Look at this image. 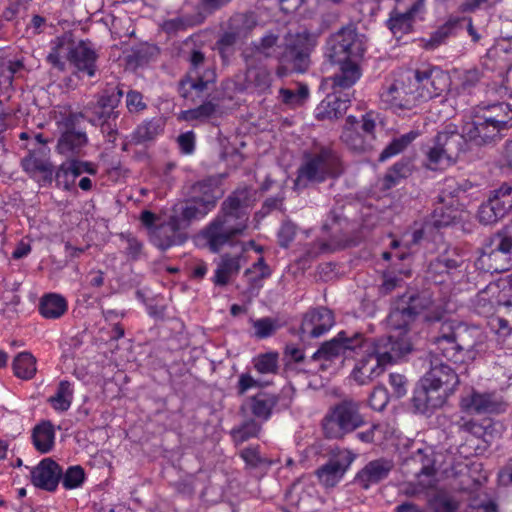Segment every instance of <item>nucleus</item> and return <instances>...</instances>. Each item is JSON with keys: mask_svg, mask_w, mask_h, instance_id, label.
<instances>
[{"mask_svg": "<svg viewBox=\"0 0 512 512\" xmlns=\"http://www.w3.org/2000/svg\"><path fill=\"white\" fill-rule=\"evenodd\" d=\"M410 77L420 103L441 96L451 84L448 72L432 64L420 65Z\"/></svg>", "mask_w": 512, "mask_h": 512, "instance_id": "obj_10", "label": "nucleus"}, {"mask_svg": "<svg viewBox=\"0 0 512 512\" xmlns=\"http://www.w3.org/2000/svg\"><path fill=\"white\" fill-rule=\"evenodd\" d=\"M389 402V394L384 386H377L369 396V406L375 411H382Z\"/></svg>", "mask_w": 512, "mask_h": 512, "instance_id": "obj_62", "label": "nucleus"}, {"mask_svg": "<svg viewBox=\"0 0 512 512\" xmlns=\"http://www.w3.org/2000/svg\"><path fill=\"white\" fill-rule=\"evenodd\" d=\"M253 367L259 374H277L279 369V354L267 352L253 358Z\"/></svg>", "mask_w": 512, "mask_h": 512, "instance_id": "obj_52", "label": "nucleus"}, {"mask_svg": "<svg viewBox=\"0 0 512 512\" xmlns=\"http://www.w3.org/2000/svg\"><path fill=\"white\" fill-rule=\"evenodd\" d=\"M419 133L417 131H410L406 134L401 135L398 138H394L381 152L379 156L380 161H385L399 153H401L409 144H411Z\"/></svg>", "mask_w": 512, "mask_h": 512, "instance_id": "obj_49", "label": "nucleus"}, {"mask_svg": "<svg viewBox=\"0 0 512 512\" xmlns=\"http://www.w3.org/2000/svg\"><path fill=\"white\" fill-rule=\"evenodd\" d=\"M240 261V256H223L221 262L215 270V275L213 278L214 284L217 286L227 285L230 278L238 274L241 268Z\"/></svg>", "mask_w": 512, "mask_h": 512, "instance_id": "obj_43", "label": "nucleus"}, {"mask_svg": "<svg viewBox=\"0 0 512 512\" xmlns=\"http://www.w3.org/2000/svg\"><path fill=\"white\" fill-rule=\"evenodd\" d=\"M255 62L245 63L246 71L243 82L237 86L238 91L265 94L270 90L273 80L271 72L264 66L255 65Z\"/></svg>", "mask_w": 512, "mask_h": 512, "instance_id": "obj_25", "label": "nucleus"}, {"mask_svg": "<svg viewBox=\"0 0 512 512\" xmlns=\"http://www.w3.org/2000/svg\"><path fill=\"white\" fill-rule=\"evenodd\" d=\"M427 160L429 167L433 170L450 166L454 163L452 159L448 158V155L444 154L443 147L438 145L436 139H434V145L427 152Z\"/></svg>", "mask_w": 512, "mask_h": 512, "instance_id": "obj_58", "label": "nucleus"}, {"mask_svg": "<svg viewBox=\"0 0 512 512\" xmlns=\"http://www.w3.org/2000/svg\"><path fill=\"white\" fill-rule=\"evenodd\" d=\"M426 12V0H415L411 7L401 13L396 9L390 12L387 20V27L394 34H407L412 30L413 22L422 16Z\"/></svg>", "mask_w": 512, "mask_h": 512, "instance_id": "obj_28", "label": "nucleus"}, {"mask_svg": "<svg viewBox=\"0 0 512 512\" xmlns=\"http://www.w3.org/2000/svg\"><path fill=\"white\" fill-rule=\"evenodd\" d=\"M484 109L486 110L484 114L485 117L504 120L505 130H508L512 127V109L508 103L496 102L493 104H488L484 107Z\"/></svg>", "mask_w": 512, "mask_h": 512, "instance_id": "obj_56", "label": "nucleus"}, {"mask_svg": "<svg viewBox=\"0 0 512 512\" xmlns=\"http://www.w3.org/2000/svg\"><path fill=\"white\" fill-rule=\"evenodd\" d=\"M12 368L16 377L32 379L37 371L36 358L29 352H21L14 358Z\"/></svg>", "mask_w": 512, "mask_h": 512, "instance_id": "obj_47", "label": "nucleus"}, {"mask_svg": "<svg viewBox=\"0 0 512 512\" xmlns=\"http://www.w3.org/2000/svg\"><path fill=\"white\" fill-rule=\"evenodd\" d=\"M430 505L434 512H455L459 507L458 502L447 495H436Z\"/></svg>", "mask_w": 512, "mask_h": 512, "instance_id": "obj_63", "label": "nucleus"}, {"mask_svg": "<svg viewBox=\"0 0 512 512\" xmlns=\"http://www.w3.org/2000/svg\"><path fill=\"white\" fill-rule=\"evenodd\" d=\"M361 402L343 399L330 406L321 420L323 436L328 440H342L366 424L361 413Z\"/></svg>", "mask_w": 512, "mask_h": 512, "instance_id": "obj_5", "label": "nucleus"}, {"mask_svg": "<svg viewBox=\"0 0 512 512\" xmlns=\"http://www.w3.org/2000/svg\"><path fill=\"white\" fill-rule=\"evenodd\" d=\"M342 221L346 222L345 219H341L333 213L331 215V223L326 222L323 224V230L326 232L331 231V235L329 241L320 242L321 252H331L345 246L346 238L341 233Z\"/></svg>", "mask_w": 512, "mask_h": 512, "instance_id": "obj_42", "label": "nucleus"}, {"mask_svg": "<svg viewBox=\"0 0 512 512\" xmlns=\"http://www.w3.org/2000/svg\"><path fill=\"white\" fill-rule=\"evenodd\" d=\"M435 139L438 145L443 147L444 154L448 155V158L452 159L454 163L460 153L466 151L467 141H469L464 132V127L462 128V132H459L457 126L452 123L446 125L439 131Z\"/></svg>", "mask_w": 512, "mask_h": 512, "instance_id": "obj_31", "label": "nucleus"}, {"mask_svg": "<svg viewBox=\"0 0 512 512\" xmlns=\"http://www.w3.org/2000/svg\"><path fill=\"white\" fill-rule=\"evenodd\" d=\"M380 99L387 108L391 109L410 110L420 103L410 76L395 79L388 86L383 87Z\"/></svg>", "mask_w": 512, "mask_h": 512, "instance_id": "obj_15", "label": "nucleus"}, {"mask_svg": "<svg viewBox=\"0 0 512 512\" xmlns=\"http://www.w3.org/2000/svg\"><path fill=\"white\" fill-rule=\"evenodd\" d=\"M404 284L403 278L394 272H386L383 274L382 283L379 286V293L383 296L389 295L396 288L402 287Z\"/></svg>", "mask_w": 512, "mask_h": 512, "instance_id": "obj_61", "label": "nucleus"}, {"mask_svg": "<svg viewBox=\"0 0 512 512\" xmlns=\"http://www.w3.org/2000/svg\"><path fill=\"white\" fill-rule=\"evenodd\" d=\"M357 60L358 59H352L333 63L340 66L339 73L331 78L334 93H339L341 90L351 88L359 80L361 71Z\"/></svg>", "mask_w": 512, "mask_h": 512, "instance_id": "obj_36", "label": "nucleus"}, {"mask_svg": "<svg viewBox=\"0 0 512 512\" xmlns=\"http://www.w3.org/2000/svg\"><path fill=\"white\" fill-rule=\"evenodd\" d=\"M223 193L220 179L210 176L192 184L187 197L190 201L199 203L212 211Z\"/></svg>", "mask_w": 512, "mask_h": 512, "instance_id": "obj_22", "label": "nucleus"}, {"mask_svg": "<svg viewBox=\"0 0 512 512\" xmlns=\"http://www.w3.org/2000/svg\"><path fill=\"white\" fill-rule=\"evenodd\" d=\"M62 477V468L51 458H45L31 471V482L37 488L54 492Z\"/></svg>", "mask_w": 512, "mask_h": 512, "instance_id": "obj_27", "label": "nucleus"}, {"mask_svg": "<svg viewBox=\"0 0 512 512\" xmlns=\"http://www.w3.org/2000/svg\"><path fill=\"white\" fill-rule=\"evenodd\" d=\"M477 413H495L499 411L500 404L491 393H473L470 403L465 405Z\"/></svg>", "mask_w": 512, "mask_h": 512, "instance_id": "obj_48", "label": "nucleus"}, {"mask_svg": "<svg viewBox=\"0 0 512 512\" xmlns=\"http://www.w3.org/2000/svg\"><path fill=\"white\" fill-rule=\"evenodd\" d=\"M475 266L488 273H502L512 268V234L506 228L490 239Z\"/></svg>", "mask_w": 512, "mask_h": 512, "instance_id": "obj_9", "label": "nucleus"}, {"mask_svg": "<svg viewBox=\"0 0 512 512\" xmlns=\"http://www.w3.org/2000/svg\"><path fill=\"white\" fill-rule=\"evenodd\" d=\"M123 97V90L119 87L111 90L107 89L99 97L97 103L92 108V116L90 121L93 124L117 120L119 117V111L116 110Z\"/></svg>", "mask_w": 512, "mask_h": 512, "instance_id": "obj_29", "label": "nucleus"}, {"mask_svg": "<svg viewBox=\"0 0 512 512\" xmlns=\"http://www.w3.org/2000/svg\"><path fill=\"white\" fill-rule=\"evenodd\" d=\"M165 120L162 117H153L143 120L130 135V142L142 145L154 141L164 132Z\"/></svg>", "mask_w": 512, "mask_h": 512, "instance_id": "obj_35", "label": "nucleus"}, {"mask_svg": "<svg viewBox=\"0 0 512 512\" xmlns=\"http://www.w3.org/2000/svg\"><path fill=\"white\" fill-rule=\"evenodd\" d=\"M462 18L450 17L443 25L431 34L429 45L437 47L445 42L447 38L455 35L461 26Z\"/></svg>", "mask_w": 512, "mask_h": 512, "instance_id": "obj_51", "label": "nucleus"}, {"mask_svg": "<svg viewBox=\"0 0 512 512\" xmlns=\"http://www.w3.org/2000/svg\"><path fill=\"white\" fill-rule=\"evenodd\" d=\"M21 166L41 186H50L52 184L54 169L48 160L30 154L22 159Z\"/></svg>", "mask_w": 512, "mask_h": 512, "instance_id": "obj_33", "label": "nucleus"}, {"mask_svg": "<svg viewBox=\"0 0 512 512\" xmlns=\"http://www.w3.org/2000/svg\"><path fill=\"white\" fill-rule=\"evenodd\" d=\"M126 107L129 113L138 114L147 108L143 95L137 90H129L126 94Z\"/></svg>", "mask_w": 512, "mask_h": 512, "instance_id": "obj_64", "label": "nucleus"}, {"mask_svg": "<svg viewBox=\"0 0 512 512\" xmlns=\"http://www.w3.org/2000/svg\"><path fill=\"white\" fill-rule=\"evenodd\" d=\"M262 429L261 423L255 418L245 420L239 427L234 428L232 435L238 442H245L250 438L258 437Z\"/></svg>", "mask_w": 512, "mask_h": 512, "instance_id": "obj_54", "label": "nucleus"}, {"mask_svg": "<svg viewBox=\"0 0 512 512\" xmlns=\"http://www.w3.org/2000/svg\"><path fill=\"white\" fill-rule=\"evenodd\" d=\"M79 177V170L74 167L71 160L62 163L53 174V181H55L58 188L65 191H71L74 188L75 180Z\"/></svg>", "mask_w": 512, "mask_h": 512, "instance_id": "obj_46", "label": "nucleus"}, {"mask_svg": "<svg viewBox=\"0 0 512 512\" xmlns=\"http://www.w3.org/2000/svg\"><path fill=\"white\" fill-rule=\"evenodd\" d=\"M34 448L41 454L52 451L55 444V429L50 421H42L37 424L31 433Z\"/></svg>", "mask_w": 512, "mask_h": 512, "instance_id": "obj_40", "label": "nucleus"}, {"mask_svg": "<svg viewBox=\"0 0 512 512\" xmlns=\"http://www.w3.org/2000/svg\"><path fill=\"white\" fill-rule=\"evenodd\" d=\"M150 240L155 247L165 251L171 247L183 245L187 235L181 231L179 219L171 216L167 222L154 227L150 232Z\"/></svg>", "mask_w": 512, "mask_h": 512, "instance_id": "obj_21", "label": "nucleus"}, {"mask_svg": "<svg viewBox=\"0 0 512 512\" xmlns=\"http://www.w3.org/2000/svg\"><path fill=\"white\" fill-rule=\"evenodd\" d=\"M453 332L457 342L456 347L464 356V362L475 359L478 352L477 346L482 342L481 332L476 327L454 322Z\"/></svg>", "mask_w": 512, "mask_h": 512, "instance_id": "obj_32", "label": "nucleus"}, {"mask_svg": "<svg viewBox=\"0 0 512 512\" xmlns=\"http://www.w3.org/2000/svg\"><path fill=\"white\" fill-rule=\"evenodd\" d=\"M334 325V315L326 307H318L309 310L303 316L300 326V337L319 338L327 333Z\"/></svg>", "mask_w": 512, "mask_h": 512, "instance_id": "obj_20", "label": "nucleus"}, {"mask_svg": "<svg viewBox=\"0 0 512 512\" xmlns=\"http://www.w3.org/2000/svg\"><path fill=\"white\" fill-rule=\"evenodd\" d=\"M246 190H236L221 203L217 215L200 232L199 237L213 253L231 245L248 228L250 205Z\"/></svg>", "mask_w": 512, "mask_h": 512, "instance_id": "obj_1", "label": "nucleus"}, {"mask_svg": "<svg viewBox=\"0 0 512 512\" xmlns=\"http://www.w3.org/2000/svg\"><path fill=\"white\" fill-rule=\"evenodd\" d=\"M454 211L443 206L436 207L427 220L433 226L434 229H440L447 227L453 223L455 219Z\"/></svg>", "mask_w": 512, "mask_h": 512, "instance_id": "obj_59", "label": "nucleus"}, {"mask_svg": "<svg viewBox=\"0 0 512 512\" xmlns=\"http://www.w3.org/2000/svg\"><path fill=\"white\" fill-rule=\"evenodd\" d=\"M355 459L356 455L352 451L337 448L332 450L328 461L315 474L322 485L334 487L342 480Z\"/></svg>", "mask_w": 512, "mask_h": 512, "instance_id": "obj_16", "label": "nucleus"}, {"mask_svg": "<svg viewBox=\"0 0 512 512\" xmlns=\"http://www.w3.org/2000/svg\"><path fill=\"white\" fill-rule=\"evenodd\" d=\"M61 480L67 490L78 488L85 480V471L80 465L70 466L65 472L62 471Z\"/></svg>", "mask_w": 512, "mask_h": 512, "instance_id": "obj_57", "label": "nucleus"}, {"mask_svg": "<svg viewBox=\"0 0 512 512\" xmlns=\"http://www.w3.org/2000/svg\"><path fill=\"white\" fill-rule=\"evenodd\" d=\"M394 464L391 460L379 458L368 462L355 476V483L362 489L368 490L371 486L385 480L392 471Z\"/></svg>", "mask_w": 512, "mask_h": 512, "instance_id": "obj_30", "label": "nucleus"}, {"mask_svg": "<svg viewBox=\"0 0 512 512\" xmlns=\"http://www.w3.org/2000/svg\"><path fill=\"white\" fill-rule=\"evenodd\" d=\"M38 310L45 319H59L67 312L68 303L60 294L47 293L40 298Z\"/></svg>", "mask_w": 512, "mask_h": 512, "instance_id": "obj_41", "label": "nucleus"}, {"mask_svg": "<svg viewBox=\"0 0 512 512\" xmlns=\"http://www.w3.org/2000/svg\"><path fill=\"white\" fill-rule=\"evenodd\" d=\"M295 389L291 385L284 386L279 393L260 391L247 400L251 414L260 422H267L274 411L289 409L294 400Z\"/></svg>", "mask_w": 512, "mask_h": 512, "instance_id": "obj_11", "label": "nucleus"}, {"mask_svg": "<svg viewBox=\"0 0 512 512\" xmlns=\"http://www.w3.org/2000/svg\"><path fill=\"white\" fill-rule=\"evenodd\" d=\"M256 21L252 14L238 13L228 21L227 30L219 37L216 45L235 48L236 43L246 38L255 27Z\"/></svg>", "mask_w": 512, "mask_h": 512, "instance_id": "obj_24", "label": "nucleus"}, {"mask_svg": "<svg viewBox=\"0 0 512 512\" xmlns=\"http://www.w3.org/2000/svg\"><path fill=\"white\" fill-rule=\"evenodd\" d=\"M411 343L400 333L397 336L389 335L369 341L365 338V344L358 347L365 355L356 363L352 375L360 384H367L372 379L381 375L386 365L396 362L411 351Z\"/></svg>", "mask_w": 512, "mask_h": 512, "instance_id": "obj_2", "label": "nucleus"}, {"mask_svg": "<svg viewBox=\"0 0 512 512\" xmlns=\"http://www.w3.org/2000/svg\"><path fill=\"white\" fill-rule=\"evenodd\" d=\"M417 483L414 482H408L403 484V486L400 489L401 494L407 496V497H414L421 493H423L426 490L433 489L436 486V479H423V478H417Z\"/></svg>", "mask_w": 512, "mask_h": 512, "instance_id": "obj_60", "label": "nucleus"}, {"mask_svg": "<svg viewBox=\"0 0 512 512\" xmlns=\"http://www.w3.org/2000/svg\"><path fill=\"white\" fill-rule=\"evenodd\" d=\"M66 58L74 67L73 73L77 77L93 78L96 75L99 55L90 41L81 40L73 44L69 48Z\"/></svg>", "mask_w": 512, "mask_h": 512, "instance_id": "obj_17", "label": "nucleus"}, {"mask_svg": "<svg viewBox=\"0 0 512 512\" xmlns=\"http://www.w3.org/2000/svg\"><path fill=\"white\" fill-rule=\"evenodd\" d=\"M406 464L415 467L414 475L417 478L436 479L437 469L431 449H418L407 459Z\"/></svg>", "mask_w": 512, "mask_h": 512, "instance_id": "obj_38", "label": "nucleus"}, {"mask_svg": "<svg viewBox=\"0 0 512 512\" xmlns=\"http://www.w3.org/2000/svg\"><path fill=\"white\" fill-rule=\"evenodd\" d=\"M435 349L429 354L437 355L439 358H444L454 364H461L464 362V356L461 351L456 347V338L453 332V322H443L438 336L434 339Z\"/></svg>", "mask_w": 512, "mask_h": 512, "instance_id": "obj_23", "label": "nucleus"}, {"mask_svg": "<svg viewBox=\"0 0 512 512\" xmlns=\"http://www.w3.org/2000/svg\"><path fill=\"white\" fill-rule=\"evenodd\" d=\"M73 400L72 385L67 380H61L53 396L48 398V403L57 412L67 411Z\"/></svg>", "mask_w": 512, "mask_h": 512, "instance_id": "obj_45", "label": "nucleus"}, {"mask_svg": "<svg viewBox=\"0 0 512 512\" xmlns=\"http://www.w3.org/2000/svg\"><path fill=\"white\" fill-rule=\"evenodd\" d=\"M254 329V336L257 339H267L273 336L280 328L278 320L271 317H262L256 320H251Z\"/></svg>", "mask_w": 512, "mask_h": 512, "instance_id": "obj_55", "label": "nucleus"}, {"mask_svg": "<svg viewBox=\"0 0 512 512\" xmlns=\"http://www.w3.org/2000/svg\"><path fill=\"white\" fill-rule=\"evenodd\" d=\"M343 173V164L338 152L331 146H315L305 152L297 172V182L323 183L338 178Z\"/></svg>", "mask_w": 512, "mask_h": 512, "instance_id": "obj_6", "label": "nucleus"}, {"mask_svg": "<svg viewBox=\"0 0 512 512\" xmlns=\"http://www.w3.org/2000/svg\"><path fill=\"white\" fill-rule=\"evenodd\" d=\"M210 211L211 210L207 209L205 206L190 201V198L187 197L184 205L181 207L179 215L176 217L179 219V222L185 221L190 223L194 220H200L204 218Z\"/></svg>", "mask_w": 512, "mask_h": 512, "instance_id": "obj_53", "label": "nucleus"}, {"mask_svg": "<svg viewBox=\"0 0 512 512\" xmlns=\"http://www.w3.org/2000/svg\"><path fill=\"white\" fill-rule=\"evenodd\" d=\"M359 122L355 116L349 115L341 134V140L351 150L363 152L372 147V142L358 130Z\"/></svg>", "mask_w": 512, "mask_h": 512, "instance_id": "obj_37", "label": "nucleus"}, {"mask_svg": "<svg viewBox=\"0 0 512 512\" xmlns=\"http://www.w3.org/2000/svg\"><path fill=\"white\" fill-rule=\"evenodd\" d=\"M364 51L356 29L348 26L341 28L327 39L325 55L331 63L344 62L362 58Z\"/></svg>", "mask_w": 512, "mask_h": 512, "instance_id": "obj_12", "label": "nucleus"}, {"mask_svg": "<svg viewBox=\"0 0 512 512\" xmlns=\"http://www.w3.org/2000/svg\"><path fill=\"white\" fill-rule=\"evenodd\" d=\"M365 344V337L362 333L354 332L352 334L345 330L337 333V335L325 341L315 351L311 357L313 361H333L341 355L347 356L348 352L358 353V347Z\"/></svg>", "mask_w": 512, "mask_h": 512, "instance_id": "obj_14", "label": "nucleus"}, {"mask_svg": "<svg viewBox=\"0 0 512 512\" xmlns=\"http://www.w3.org/2000/svg\"><path fill=\"white\" fill-rule=\"evenodd\" d=\"M349 102L348 94L345 95V98L336 96V93L328 95L317 106L315 116L318 120L337 119L346 112Z\"/></svg>", "mask_w": 512, "mask_h": 512, "instance_id": "obj_39", "label": "nucleus"}, {"mask_svg": "<svg viewBox=\"0 0 512 512\" xmlns=\"http://www.w3.org/2000/svg\"><path fill=\"white\" fill-rule=\"evenodd\" d=\"M430 369L422 377L424 383L433 385L435 383L444 386L446 390H455L459 384V376L455 369L449 366L437 355L429 357Z\"/></svg>", "mask_w": 512, "mask_h": 512, "instance_id": "obj_26", "label": "nucleus"}, {"mask_svg": "<svg viewBox=\"0 0 512 512\" xmlns=\"http://www.w3.org/2000/svg\"><path fill=\"white\" fill-rule=\"evenodd\" d=\"M512 210V182H504L490 191L477 212V218L483 225H492L503 219Z\"/></svg>", "mask_w": 512, "mask_h": 512, "instance_id": "obj_13", "label": "nucleus"}, {"mask_svg": "<svg viewBox=\"0 0 512 512\" xmlns=\"http://www.w3.org/2000/svg\"><path fill=\"white\" fill-rule=\"evenodd\" d=\"M186 61L188 69L178 83V92L185 100L196 103L210 95L209 89L216 83L217 74L199 49H192Z\"/></svg>", "mask_w": 512, "mask_h": 512, "instance_id": "obj_4", "label": "nucleus"}, {"mask_svg": "<svg viewBox=\"0 0 512 512\" xmlns=\"http://www.w3.org/2000/svg\"><path fill=\"white\" fill-rule=\"evenodd\" d=\"M468 267L465 253L457 247L447 246L430 261L428 274L435 283H459L465 278Z\"/></svg>", "mask_w": 512, "mask_h": 512, "instance_id": "obj_8", "label": "nucleus"}, {"mask_svg": "<svg viewBox=\"0 0 512 512\" xmlns=\"http://www.w3.org/2000/svg\"><path fill=\"white\" fill-rule=\"evenodd\" d=\"M445 309L427 293L404 294L397 299L388 315V323L397 330L407 331L409 325L422 317L425 322L442 321Z\"/></svg>", "mask_w": 512, "mask_h": 512, "instance_id": "obj_3", "label": "nucleus"}, {"mask_svg": "<svg viewBox=\"0 0 512 512\" xmlns=\"http://www.w3.org/2000/svg\"><path fill=\"white\" fill-rule=\"evenodd\" d=\"M454 391L446 390L444 386L437 383L428 385L421 378L414 389L412 403L417 412L426 414L440 408Z\"/></svg>", "mask_w": 512, "mask_h": 512, "instance_id": "obj_18", "label": "nucleus"}, {"mask_svg": "<svg viewBox=\"0 0 512 512\" xmlns=\"http://www.w3.org/2000/svg\"><path fill=\"white\" fill-rule=\"evenodd\" d=\"M279 37L274 33H267L259 41H253L249 47L242 52L245 63L249 61H261L275 55Z\"/></svg>", "mask_w": 512, "mask_h": 512, "instance_id": "obj_34", "label": "nucleus"}, {"mask_svg": "<svg viewBox=\"0 0 512 512\" xmlns=\"http://www.w3.org/2000/svg\"><path fill=\"white\" fill-rule=\"evenodd\" d=\"M505 130V121L491 117L478 118L464 125V132L469 141L478 146L501 139V132Z\"/></svg>", "mask_w": 512, "mask_h": 512, "instance_id": "obj_19", "label": "nucleus"}, {"mask_svg": "<svg viewBox=\"0 0 512 512\" xmlns=\"http://www.w3.org/2000/svg\"><path fill=\"white\" fill-rule=\"evenodd\" d=\"M219 109V105L211 100L204 101L201 105L183 111L182 118L186 121H206L214 117Z\"/></svg>", "mask_w": 512, "mask_h": 512, "instance_id": "obj_50", "label": "nucleus"}, {"mask_svg": "<svg viewBox=\"0 0 512 512\" xmlns=\"http://www.w3.org/2000/svg\"><path fill=\"white\" fill-rule=\"evenodd\" d=\"M87 143V136L82 131H64L57 143V149L61 154L78 153Z\"/></svg>", "mask_w": 512, "mask_h": 512, "instance_id": "obj_44", "label": "nucleus"}, {"mask_svg": "<svg viewBox=\"0 0 512 512\" xmlns=\"http://www.w3.org/2000/svg\"><path fill=\"white\" fill-rule=\"evenodd\" d=\"M316 45V37L308 32H298L286 38L283 52L279 56V75L288 72L304 73L310 65V54Z\"/></svg>", "mask_w": 512, "mask_h": 512, "instance_id": "obj_7", "label": "nucleus"}]
</instances>
